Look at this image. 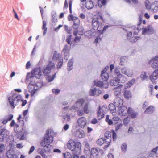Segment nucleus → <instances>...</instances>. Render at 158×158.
Masks as SVG:
<instances>
[{"instance_id":"obj_1","label":"nucleus","mask_w":158,"mask_h":158,"mask_svg":"<svg viewBox=\"0 0 158 158\" xmlns=\"http://www.w3.org/2000/svg\"><path fill=\"white\" fill-rule=\"evenodd\" d=\"M92 28L94 30H97V32L100 34L96 38L94 42L97 44L98 42L102 40V38L100 37V35L102 34L109 27L108 26L106 25L104 26L102 30L101 29L102 28L103 25L102 23H100L98 20L97 18H93L92 21Z\"/></svg>"},{"instance_id":"obj_2","label":"nucleus","mask_w":158,"mask_h":158,"mask_svg":"<svg viewBox=\"0 0 158 158\" xmlns=\"http://www.w3.org/2000/svg\"><path fill=\"white\" fill-rule=\"evenodd\" d=\"M67 146L70 150L76 153L81 150V144L76 140L70 139L68 141Z\"/></svg>"},{"instance_id":"obj_3","label":"nucleus","mask_w":158,"mask_h":158,"mask_svg":"<svg viewBox=\"0 0 158 158\" xmlns=\"http://www.w3.org/2000/svg\"><path fill=\"white\" fill-rule=\"evenodd\" d=\"M74 20L73 25V28L74 29V35L77 36L78 33L79 35H82L84 33L83 28L82 26L80 27V22L79 19L77 18Z\"/></svg>"},{"instance_id":"obj_4","label":"nucleus","mask_w":158,"mask_h":158,"mask_svg":"<svg viewBox=\"0 0 158 158\" xmlns=\"http://www.w3.org/2000/svg\"><path fill=\"white\" fill-rule=\"evenodd\" d=\"M42 86V83L40 82L35 83L33 81H31L28 86V91L30 93L31 95L33 96L37 90Z\"/></svg>"},{"instance_id":"obj_5","label":"nucleus","mask_w":158,"mask_h":158,"mask_svg":"<svg viewBox=\"0 0 158 158\" xmlns=\"http://www.w3.org/2000/svg\"><path fill=\"white\" fill-rule=\"evenodd\" d=\"M21 99V96L16 93H13L8 98L9 103L13 109L18 105Z\"/></svg>"},{"instance_id":"obj_6","label":"nucleus","mask_w":158,"mask_h":158,"mask_svg":"<svg viewBox=\"0 0 158 158\" xmlns=\"http://www.w3.org/2000/svg\"><path fill=\"white\" fill-rule=\"evenodd\" d=\"M51 132H50L51 134ZM49 130H47L46 131V135L43 139L40 142L41 146H44L45 144H48L52 143L53 140V137L49 135Z\"/></svg>"},{"instance_id":"obj_7","label":"nucleus","mask_w":158,"mask_h":158,"mask_svg":"<svg viewBox=\"0 0 158 158\" xmlns=\"http://www.w3.org/2000/svg\"><path fill=\"white\" fill-rule=\"evenodd\" d=\"M148 63L149 64L151 65L153 68L157 69L158 67V56H156L152 58L148 61Z\"/></svg>"},{"instance_id":"obj_8","label":"nucleus","mask_w":158,"mask_h":158,"mask_svg":"<svg viewBox=\"0 0 158 158\" xmlns=\"http://www.w3.org/2000/svg\"><path fill=\"white\" fill-rule=\"evenodd\" d=\"M85 102V100L83 99H78L76 102L75 105L73 106L70 108L71 110H76L79 107L81 106Z\"/></svg>"},{"instance_id":"obj_9","label":"nucleus","mask_w":158,"mask_h":158,"mask_svg":"<svg viewBox=\"0 0 158 158\" xmlns=\"http://www.w3.org/2000/svg\"><path fill=\"white\" fill-rule=\"evenodd\" d=\"M155 30L151 26H148L147 28L142 29V34L145 35L146 34H152L155 32Z\"/></svg>"},{"instance_id":"obj_10","label":"nucleus","mask_w":158,"mask_h":158,"mask_svg":"<svg viewBox=\"0 0 158 158\" xmlns=\"http://www.w3.org/2000/svg\"><path fill=\"white\" fill-rule=\"evenodd\" d=\"M32 73L37 79H40L42 75L41 69L40 67L36 68L32 70Z\"/></svg>"},{"instance_id":"obj_11","label":"nucleus","mask_w":158,"mask_h":158,"mask_svg":"<svg viewBox=\"0 0 158 158\" xmlns=\"http://www.w3.org/2000/svg\"><path fill=\"white\" fill-rule=\"evenodd\" d=\"M69 12L71 14H69V15L68 17V21H73L74 20V19H75L76 18H77L78 17L75 16H73L71 14L72 13V1L71 0H70L69 2Z\"/></svg>"},{"instance_id":"obj_12","label":"nucleus","mask_w":158,"mask_h":158,"mask_svg":"<svg viewBox=\"0 0 158 158\" xmlns=\"http://www.w3.org/2000/svg\"><path fill=\"white\" fill-rule=\"evenodd\" d=\"M78 126L81 128H84L86 124V120L84 117L79 118L77 120Z\"/></svg>"},{"instance_id":"obj_13","label":"nucleus","mask_w":158,"mask_h":158,"mask_svg":"<svg viewBox=\"0 0 158 158\" xmlns=\"http://www.w3.org/2000/svg\"><path fill=\"white\" fill-rule=\"evenodd\" d=\"M123 87V85L120 84L113 88V90L114 91V94L115 96H117L120 95Z\"/></svg>"},{"instance_id":"obj_14","label":"nucleus","mask_w":158,"mask_h":158,"mask_svg":"<svg viewBox=\"0 0 158 158\" xmlns=\"http://www.w3.org/2000/svg\"><path fill=\"white\" fill-rule=\"evenodd\" d=\"M103 107L102 106L101 107L99 106L98 110L97 112V117L99 120H101L103 118L104 116V114Z\"/></svg>"},{"instance_id":"obj_15","label":"nucleus","mask_w":158,"mask_h":158,"mask_svg":"<svg viewBox=\"0 0 158 158\" xmlns=\"http://www.w3.org/2000/svg\"><path fill=\"white\" fill-rule=\"evenodd\" d=\"M127 113L129 116L132 118H135L138 114L137 112H135L133 109L130 107L128 108Z\"/></svg>"},{"instance_id":"obj_16","label":"nucleus","mask_w":158,"mask_h":158,"mask_svg":"<svg viewBox=\"0 0 158 158\" xmlns=\"http://www.w3.org/2000/svg\"><path fill=\"white\" fill-rule=\"evenodd\" d=\"M127 107L123 106L119 108L118 113L120 115L125 116L127 114Z\"/></svg>"},{"instance_id":"obj_17","label":"nucleus","mask_w":158,"mask_h":158,"mask_svg":"<svg viewBox=\"0 0 158 158\" xmlns=\"http://www.w3.org/2000/svg\"><path fill=\"white\" fill-rule=\"evenodd\" d=\"M102 93V92L101 90L96 89L95 88L91 89L89 91V94L91 96H98Z\"/></svg>"},{"instance_id":"obj_18","label":"nucleus","mask_w":158,"mask_h":158,"mask_svg":"<svg viewBox=\"0 0 158 158\" xmlns=\"http://www.w3.org/2000/svg\"><path fill=\"white\" fill-rule=\"evenodd\" d=\"M158 77V69H156L153 73L150 76V79L153 83L156 82V80Z\"/></svg>"},{"instance_id":"obj_19","label":"nucleus","mask_w":158,"mask_h":158,"mask_svg":"<svg viewBox=\"0 0 158 158\" xmlns=\"http://www.w3.org/2000/svg\"><path fill=\"white\" fill-rule=\"evenodd\" d=\"M120 80L118 78H115L113 79H111L110 81V83L111 85L112 86H118V85H120Z\"/></svg>"},{"instance_id":"obj_20","label":"nucleus","mask_w":158,"mask_h":158,"mask_svg":"<svg viewBox=\"0 0 158 158\" xmlns=\"http://www.w3.org/2000/svg\"><path fill=\"white\" fill-rule=\"evenodd\" d=\"M123 103V100L119 98H117L115 100L114 102V104L115 106L119 107L123 106L122 105Z\"/></svg>"},{"instance_id":"obj_21","label":"nucleus","mask_w":158,"mask_h":158,"mask_svg":"<svg viewBox=\"0 0 158 158\" xmlns=\"http://www.w3.org/2000/svg\"><path fill=\"white\" fill-rule=\"evenodd\" d=\"M124 97L127 99H130L132 97V95L131 92L129 90H124L123 91Z\"/></svg>"},{"instance_id":"obj_22","label":"nucleus","mask_w":158,"mask_h":158,"mask_svg":"<svg viewBox=\"0 0 158 158\" xmlns=\"http://www.w3.org/2000/svg\"><path fill=\"white\" fill-rule=\"evenodd\" d=\"M68 49V46L67 45H65L63 50V52H64V59L66 60H68V56H69Z\"/></svg>"},{"instance_id":"obj_23","label":"nucleus","mask_w":158,"mask_h":158,"mask_svg":"<svg viewBox=\"0 0 158 158\" xmlns=\"http://www.w3.org/2000/svg\"><path fill=\"white\" fill-rule=\"evenodd\" d=\"M85 7L88 9H91L94 7V4L91 0H87L85 2Z\"/></svg>"},{"instance_id":"obj_24","label":"nucleus","mask_w":158,"mask_h":158,"mask_svg":"<svg viewBox=\"0 0 158 158\" xmlns=\"http://www.w3.org/2000/svg\"><path fill=\"white\" fill-rule=\"evenodd\" d=\"M104 139L105 140L104 141V144H105V146H104L103 148L105 149H106L110 145L112 139L109 138Z\"/></svg>"},{"instance_id":"obj_25","label":"nucleus","mask_w":158,"mask_h":158,"mask_svg":"<svg viewBox=\"0 0 158 158\" xmlns=\"http://www.w3.org/2000/svg\"><path fill=\"white\" fill-rule=\"evenodd\" d=\"M41 146L44 147L45 152H50L52 149V146L50 145V144H45L44 146Z\"/></svg>"},{"instance_id":"obj_26","label":"nucleus","mask_w":158,"mask_h":158,"mask_svg":"<svg viewBox=\"0 0 158 158\" xmlns=\"http://www.w3.org/2000/svg\"><path fill=\"white\" fill-rule=\"evenodd\" d=\"M121 72L122 73L127 75L128 77H131L132 74L131 72L129 70L125 68L122 69Z\"/></svg>"},{"instance_id":"obj_27","label":"nucleus","mask_w":158,"mask_h":158,"mask_svg":"<svg viewBox=\"0 0 158 158\" xmlns=\"http://www.w3.org/2000/svg\"><path fill=\"white\" fill-rule=\"evenodd\" d=\"M109 109L110 112L113 115H115L116 114V110L115 106L112 104L109 106Z\"/></svg>"},{"instance_id":"obj_28","label":"nucleus","mask_w":158,"mask_h":158,"mask_svg":"<svg viewBox=\"0 0 158 158\" xmlns=\"http://www.w3.org/2000/svg\"><path fill=\"white\" fill-rule=\"evenodd\" d=\"M101 77L102 80L104 81H107L109 77L108 74L107 73H101Z\"/></svg>"},{"instance_id":"obj_29","label":"nucleus","mask_w":158,"mask_h":158,"mask_svg":"<svg viewBox=\"0 0 158 158\" xmlns=\"http://www.w3.org/2000/svg\"><path fill=\"white\" fill-rule=\"evenodd\" d=\"M141 28H139L138 27L136 28V29H135L134 30H136V31H132V32H129L127 33V38H130L132 36V32L133 33L134 35H136L138 32V31L140 30Z\"/></svg>"},{"instance_id":"obj_30","label":"nucleus","mask_w":158,"mask_h":158,"mask_svg":"<svg viewBox=\"0 0 158 158\" xmlns=\"http://www.w3.org/2000/svg\"><path fill=\"white\" fill-rule=\"evenodd\" d=\"M6 155L8 158H18L17 156L16 155L10 151L6 152Z\"/></svg>"},{"instance_id":"obj_31","label":"nucleus","mask_w":158,"mask_h":158,"mask_svg":"<svg viewBox=\"0 0 158 158\" xmlns=\"http://www.w3.org/2000/svg\"><path fill=\"white\" fill-rule=\"evenodd\" d=\"M154 111V107L152 106H150L146 109L144 111V113L150 114L153 113Z\"/></svg>"},{"instance_id":"obj_32","label":"nucleus","mask_w":158,"mask_h":158,"mask_svg":"<svg viewBox=\"0 0 158 158\" xmlns=\"http://www.w3.org/2000/svg\"><path fill=\"white\" fill-rule=\"evenodd\" d=\"M140 77L142 80L143 81L147 79L148 78V76L146 72L143 71L141 73Z\"/></svg>"},{"instance_id":"obj_33","label":"nucleus","mask_w":158,"mask_h":158,"mask_svg":"<svg viewBox=\"0 0 158 158\" xmlns=\"http://www.w3.org/2000/svg\"><path fill=\"white\" fill-rule=\"evenodd\" d=\"M91 154L93 157H96L98 154V152L97 148H93L91 151Z\"/></svg>"},{"instance_id":"obj_34","label":"nucleus","mask_w":158,"mask_h":158,"mask_svg":"<svg viewBox=\"0 0 158 158\" xmlns=\"http://www.w3.org/2000/svg\"><path fill=\"white\" fill-rule=\"evenodd\" d=\"M51 70L47 66L44 68L43 70L44 74L45 76L48 75L50 73Z\"/></svg>"},{"instance_id":"obj_35","label":"nucleus","mask_w":158,"mask_h":158,"mask_svg":"<svg viewBox=\"0 0 158 158\" xmlns=\"http://www.w3.org/2000/svg\"><path fill=\"white\" fill-rule=\"evenodd\" d=\"M112 119L113 120L115 124H117L119 123H121L122 121L121 119L117 116L113 117Z\"/></svg>"},{"instance_id":"obj_36","label":"nucleus","mask_w":158,"mask_h":158,"mask_svg":"<svg viewBox=\"0 0 158 158\" xmlns=\"http://www.w3.org/2000/svg\"><path fill=\"white\" fill-rule=\"evenodd\" d=\"M16 136L20 140H22L24 139V135L21 131L17 133L16 135Z\"/></svg>"},{"instance_id":"obj_37","label":"nucleus","mask_w":158,"mask_h":158,"mask_svg":"<svg viewBox=\"0 0 158 158\" xmlns=\"http://www.w3.org/2000/svg\"><path fill=\"white\" fill-rule=\"evenodd\" d=\"M105 121L108 123V124L109 125H111L113 124V122L112 120L111 119L109 118V115H107L106 116Z\"/></svg>"},{"instance_id":"obj_38","label":"nucleus","mask_w":158,"mask_h":158,"mask_svg":"<svg viewBox=\"0 0 158 158\" xmlns=\"http://www.w3.org/2000/svg\"><path fill=\"white\" fill-rule=\"evenodd\" d=\"M94 16L95 17L94 18H97L98 20L99 19H100L102 20H103L102 16L99 12H96V14L94 15Z\"/></svg>"},{"instance_id":"obj_39","label":"nucleus","mask_w":158,"mask_h":158,"mask_svg":"<svg viewBox=\"0 0 158 158\" xmlns=\"http://www.w3.org/2000/svg\"><path fill=\"white\" fill-rule=\"evenodd\" d=\"M55 66V64L52 62L49 61L48 62V63L47 66V67H48L49 69L51 70L52 69H53Z\"/></svg>"},{"instance_id":"obj_40","label":"nucleus","mask_w":158,"mask_h":158,"mask_svg":"<svg viewBox=\"0 0 158 158\" xmlns=\"http://www.w3.org/2000/svg\"><path fill=\"white\" fill-rule=\"evenodd\" d=\"M105 139L104 138H102L98 139L97 142V143L98 145L101 146L104 143Z\"/></svg>"},{"instance_id":"obj_41","label":"nucleus","mask_w":158,"mask_h":158,"mask_svg":"<svg viewBox=\"0 0 158 158\" xmlns=\"http://www.w3.org/2000/svg\"><path fill=\"white\" fill-rule=\"evenodd\" d=\"M112 133L110 131L106 132L104 134V139L111 138Z\"/></svg>"},{"instance_id":"obj_42","label":"nucleus","mask_w":158,"mask_h":158,"mask_svg":"<svg viewBox=\"0 0 158 158\" xmlns=\"http://www.w3.org/2000/svg\"><path fill=\"white\" fill-rule=\"evenodd\" d=\"M46 22L45 21H43V29L44 30L43 32V35H45L46 34L47 30V28L46 27Z\"/></svg>"},{"instance_id":"obj_43","label":"nucleus","mask_w":158,"mask_h":158,"mask_svg":"<svg viewBox=\"0 0 158 158\" xmlns=\"http://www.w3.org/2000/svg\"><path fill=\"white\" fill-rule=\"evenodd\" d=\"M60 57V54H58L57 52L55 51L53 56L52 59L54 60H57Z\"/></svg>"},{"instance_id":"obj_44","label":"nucleus","mask_w":158,"mask_h":158,"mask_svg":"<svg viewBox=\"0 0 158 158\" xmlns=\"http://www.w3.org/2000/svg\"><path fill=\"white\" fill-rule=\"evenodd\" d=\"M34 77V75L32 73V71L31 73H28L26 76V80H29L30 79L33 77Z\"/></svg>"},{"instance_id":"obj_45","label":"nucleus","mask_w":158,"mask_h":158,"mask_svg":"<svg viewBox=\"0 0 158 158\" xmlns=\"http://www.w3.org/2000/svg\"><path fill=\"white\" fill-rule=\"evenodd\" d=\"M120 61L119 63V64L122 65L125 62L127 61V58L126 57L123 56L120 58Z\"/></svg>"},{"instance_id":"obj_46","label":"nucleus","mask_w":158,"mask_h":158,"mask_svg":"<svg viewBox=\"0 0 158 158\" xmlns=\"http://www.w3.org/2000/svg\"><path fill=\"white\" fill-rule=\"evenodd\" d=\"M71 39L72 35H69L67 37L66 40V42H67L68 44L70 45V46L72 44V43L71 42Z\"/></svg>"},{"instance_id":"obj_47","label":"nucleus","mask_w":158,"mask_h":158,"mask_svg":"<svg viewBox=\"0 0 158 158\" xmlns=\"http://www.w3.org/2000/svg\"><path fill=\"white\" fill-rule=\"evenodd\" d=\"M84 112L86 114H88L89 112V110L88 108V103L85 104L83 108Z\"/></svg>"},{"instance_id":"obj_48","label":"nucleus","mask_w":158,"mask_h":158,"mask_svg":"<svg viewBox=\"0 0 158 158\" xmlns=\"http://www.w3.org/2000/svg\"><path fill=\"white\" fill-rule=\"evenodd\" d=\"M63 64V59H61L59 61L57 65V68L58 69H60L62 67Z\"/></svg>"},{"instance_id":"obj_49","label":"nucleus","mask_w":158,"mask_h":158,"mask_svg":"<svg viewBox=\"0 0 158 158\" xmlns=\"http://www.w3.org/2000/svg\"><path fill=\"white\" fill-rule=\"evenodd\" d=\"M106 3V0H98V3L99 6H101L104 5Z\"/></svg>"},{"instance_id":"obj_50","label":"nucleus","mask_w":158,"mask_h":158,"mask_svg":"<svg viewBox=\"0 0 158 158\" xmlns=\"http://www.w3.org/2000/svg\"><path fill=\"white\" fill-rule=\"evenodd\" d=\"M158 148V146L156 147L155 148H153L151 151V152L149 154V156H153L154 154H155L157 150V148Z\"/></svg>"},{"instance_id":"obj_51","label":"nucleus","mask_w":158,"mask_h":158,"mask_svg":"<svg viewBox=\"0 0 158 158\" xmlns=\"http://www.w3.org/2000/svg\"><path fill=\"white\" fill-rule=\"evenodd\" d=\"M95 85L97 87L101 88L103 87V82L100 81H98L96 83H95Z\"/></svg>"},{"instance_id":"obj_52","label":"nucleus","mask_w":158,"mask_h":158,"mask_svg":"<svg viewBox=\"0 0 158 158\" xmlns=\"http://www.w3.org/2000/svg\"><path fill=\"white\" fill-rule=\"evenodd\" d=\"M77 134H78V137L79 138H83L85 136V134L83 131H78L77 132Z\"/></svg>"},{"instance_id":"obj_53","label":"nucleus","mask_w":158,"mask_h":158,"mask_svg":"<svg viewBox=\"0 0 158 158\" xmlns=\"http://www.w3.org/2000/svg\"><path fill=\"white\" fill-rule=\"evenodd\" d=\"M145 4L146 8L147 9H151V6L150 5V2L148 0H146L145 1Z\"/></svg>"},{"instance_id":"obj_54","label":"nucleus","mask_w":158,"mask_h":158,"mask_svg":"<svg viewBox=\"0 0 158 158\" xmlns=\"http://www.w3.org/2000/svg\"><path fill=\"white\" fill-rule=\"evenodd\" d=\"M64 158H72L71 153L69 152H66L63 154Z\"/></svg>"},{"instance_id":"obj_55","label":"nucleus","mask_w":158,"mask_h":158,"mask_svg":"<svg viewBox=\"0 0 158 158\" xmlns=\"http://www.w3.org/2000/svg\"><path fill=\"white\" fill-rule=\"evenodd\" d=\"M56 14L54 13L52 15V23H56L57 22V19L56 18Z\"/></svg>"},{"instance_id":"obj_56","label":"nucleus","mask_w":158,"mask_h":158,"mask_svg":"<svg viewBox=\"0 0 158 158\" xmlns=\"http://www.w3.org/2000/svg\"><path fill=\"white\" fill-rule=\"evenodd\" d=\"M64 29L66 32L68 34H70L71 32V29L68 26H64Z\"/></svg>"},{"instance_id":"obj_57","label":"nucleus","mask_w":158,"mask_h":158,"mask_svg":"<svg viewBox=\"0 0 158 158\" xmlns=\"http://www.w3.org/2000/svg\"><path fill=\"white\" fill-rule=\"evenodd\" d=\"M140 37L139 36H137L136 37H132L131 40V42L134 43L136 41L138 40L139 39Z\"/></svg>"},{"instance_id":"obj_58","label":"nucleus","mask_w":158,"mask_h":158,"mask_svg":"<svg viewBox=\"0 0 158 158\" xmlns=\"http://www.w3.org/2000/svg\"><path fill=\"white\" fill-rule=\"evenodd\" d=\"M127 145L125 144H122L121 146L122 151L123 152H125L127 149Z\"/></svg>"},{"instance_id":"obj_59","label":"nucleus","mask_w":158,"mask_h":158,"mask_svg":"<svg viewBox=\"0 0 158 158\" xmlns=\"http://www.w3.org/2000/svg\"><path fill=\"white\" fill-rule=\"evenodd\" d=\"M129 120H128V118L127 117L125 118L123 121V122L124 125L125 126L127 125L129 123Z\"/></svg>"},{"instance_id":"obj_60","label":"nucleus","mask_w":158,"mask_h":158,"mask_svg":"<svg viewBox=\"0 0 158 158\" xmlns=\"http://www.w3.org/2000/svg\"><path fill=\"white\" fill-rule=\"evenodd\" d=\"M112 138L113 141H115L117 138V134L114 130L112 131Z\"/></svg>"},{"instance_id":"obj_61","label":"nucleus","mask_w":158,"mask_h":158,"mask_svg":"<svg viewBox=\"0 0 158 158\" xmlns=\"http://www.w3.org/2000/svg\"><path fill=\"white\" fill-rule=\"evenodd\" d=\"M133 83H131V81H128L126 84L125 85V87L126 88H129L132 85Z\"/></svg>"},{"instance_id":"obj_62","label":"nucleus","mask_w":158,"mask_h":158,"mask_svg":"<svg viewBox=\"0 0 158 158\" xmlns=\"http://www.w3.org/2000/svg\"><path fill=\"white\" fill-rule=\"evenodd\" d=\"M53 93L55 94H57L60 91L59 89H53L52 90Z\"/></svg>"},{"instance_id":"obj_63","label":"nucleus","mask_w":158,"mask_h":158,"mask_svg":"<svg viewBox=\"0 0 158 158\" xmlns=\"http://www.w3.org/2000/svg\"><path fill=\"white\" fill-rule=\"evenodd\" d=\"M13 117V115L12 114H10L6 116V119L8 121H10L12 119Z\"/></svg>"},{"instance_id":"obj_64","label":"nucleus","mask_w":158,"mask_h":158,"mask_svg":"<svg viewBox=\"0 0 158 158\" xmlns=\"http://www.w3.org/2000/svg\"><path fill=\"white\" fill-rule=\"evenodd\" d=\"M77 112L78 115L80 116L83 115L85 113L84 111L82 110H79Z\"/></svg>"}]
</instances>
